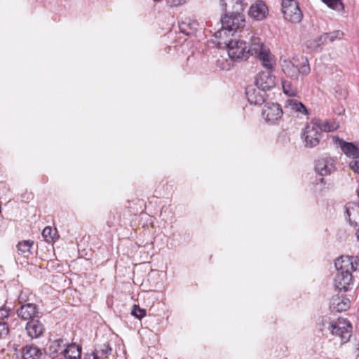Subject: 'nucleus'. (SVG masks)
I'll use <instances>...</instances> for the list:
<instances>
[{
    "label": "nucleus",
    "mask_w": 359,
    "mask_h": 359,
    "mask_svg": "<svg viewBox=\"0 0 359 359\" xmlns=\"http://www.w3.org/2000/svg\"><path fill=\"white\" fill-rule=\"evenodd\" d=\"M281 67L283 72L287 76L296 81L299 75L305 76L311 72L309 61L305 57H293L292 60H285L283 61Z\"/></svg>",
    "instance_id": "nucleus-3"
},
{
    "label": "nucleus",
    "mask_w": 359,
    "mask_h": 359,
    "mask_svg": "<svg viewBox=\"0 0 359 359\" xmlns=\"http://www.w3.org/2000/svg\"><path fill=\"white\" fill-rule=\"evenodd\" d=\"M351 260V257L341 256L335 260L334 266L337 270L339 272L351 273V269L353 268V263Z\"/></svg>",
    "instance_id": "nucleus-23"
},
{
    "label": "nucleus",
    "mask_w": 359,
    "mask_h": 359,
    "mask_svg": "<svg viewBox=\"0 0 359 359\" xmlns=\"http://www.w3.org/2000/svg\"><path fill=\"white\" fill-rule=\"evenodd\" d=\"M352 284L353 277L351 273L337 272L334 280V285L338 290L346 292L351 289Z\"/></svg>",
    "instance_id": "nucleus-15"
},
{
    "label": "nucleus",
    "mask_w": 359,
    "mask_h": 359,
    "mask_svg": "<svg viewBox=\"0 0 359 359\" xmlns=\"http://www.w3.org/2000/svg\"><path fill=\"white\" fill-rule=\"evenodd\" d=\"M323 3L327 5L328 7L336 10L342 11L344 8V4L341 0H321Z\"/></svg>",
    "instance_id": "nucleus-29"
},
{
    "label": "nucleus",
    "mask_w": 359,
    "mask_h": 359,
    "mask_svg": "<svg viewBox=\"0 0 359 359\" xmlns=\"http://www.w3.org/2000/svg\"><path fill=\"white\" fill-rule=\"evenodd\" d=\"M346 213H347V215H348V216H350L349 211H348V209L346 210Z\"/></svg>",
    "instance_id": "nucleus-40"
},
{
    "label": "nucleus",
    "mask_w": 359,
    "mask_h": 359,
    "mask_svg": "<svg viewBox=\"0 0 359 359\" xmlns=\"http://www.w3.org/2000/svg\"><path fill=\"white\" fill-rule=\"evenodd\" d=\"M333 142L335 144L339 145L342 151L348 157L353 158H359V145L351 142H346L339 137H333Z\"/></svg>",
    "instance_id": "nucleus-14"
},
{
    "label": "nucleus",
    "mask_w": 359,
    "mask_h": 359,
    "mask_svg": "<svg viewBox=\"0 0 359 359\" xmlns=\"http://www.w3.org/2000/svg\"><path fill=\"white\" fill-rule=\"evenodd\" d=\"M199 24L196 20L186 18L183 21L179 23L180 32L187 36L193 35L198 28Z\"/></svg>",
    "instance_id": "nucleus-20"
},
{
    "label": "nucleus",
    "mask_w": 359,
    "mask_h": 359,
    "mask_svg": "<svg viewBox=\"0 0 359 359\" xmlns=\"http://www.w3.org/2000/svg\"><path fill=\"white\" fill-rule=\"evenodd\" d=\"M67 345V341L63 339H58L52 341L49 346L50 354L60 355V359H63V354Z\"/></svg>",
    "instance_id": "nucleus-22"
},
{
    "label": "nucleus",
    "mask_w": 359,
    "mask_h": 359,
    "mask_svg": "<svg viewBox=\"0 0 359 359\" xmlns=\"http://www.w3.org/2000/svg\"><path fill=\"white\" fill-rule=\"evenodd\" d=\"M10 310L7 309L6 306H2L0 308V319H4L9 316Z\"/></svg>",
    "instance_id": "nucleus-36"
},
{
    "label": "nucleus",
    "mask_w": 359,
    "mask_h": 359,
    "mask_svg": "<svg viewBox=\"0 0 359 359\" xmlns=\"http://www.w3.org/2000/svg\"><path fill=\"white\" fill-rule=\"evenodd\" d=\"M222 27L215 32V36L222 39L233 36L236 32H243L245 25L244 15L224 13L221 16Z\"/></svg>",
    "instance_id": "nucleus-2"
},
{
    "label": "nucleus",
    "mask_w": 359,
    "mask_h": 359,
    "mask_svg": "<svg viewBox=\"0 0 359 359\" xmlns=\"http://www.w3.org/2000/svg\"><path fill=\"white\" fill-rule=\"evenodd\" d=\"M296 1H297L296 0H282V6L287 5L290 3L296 2Z\"/></svg>",
    "instance_id": "nucleus-39"
},
{
    "label": "nucleus",
    "mask_w": 359,
    "mask_h": 359,
    "mask_svg": "<svg viewBox=\"0 0 359 359\" xmlns=\"http://www.w3.org/2000/svg\"><path fill=\"white\" fill-rule=\"evenodd\" d=\"M269 10L262 1H257L249 10V16L256 20H262L266 18Z\"/></svg>",
    "instance_id": "nucleus-17"
},
{
    "label": "nucleus",
    "mask_w": 359,
    "mask_h": 359,
    "mask_svg": "<svg viewBox=\"0 0 359 359\" xmlns=\"http://www.w3.org/2000/svg\"><path fill=\"white\" fill-rule=\"evenodd\" d=\"M315 169L319 175L325 176L334 172V160L330 157L321 158L316 161Z\"/></svg>",
    "instance_id": "nucleus-16"
},
{
    "label": "nucleus",
    "mask_w": 359,
    "mask_h": 359,
    "mask_svg": "<svg viewBox=\"0 0 359 359\" xmlns=\"http://www.w3.org/2000/svg\"><path fill=\"white\" fill-rule=\"evenodd\" d=\"M282 12L285 18L292 22H299L302 19L303 15L297 1L283 6Z\"/></svg>",
    "instance_id": "nucleus-12"
},
{
    "label": "nucleus",
    "mask_w": 359,
    "mask_h": 359,
    "mask_svg": "<svg viewBox=\"0 0 359 359\" xmlns=\"http://www.w3.org/2000/svg\"><path fill=\"white\" fill-rule=\"evenodd\" d=\"M219 5L225 13L243 15L245 8L244 0H220Z\"/></svg>",
    "instance_id": "nucleus-10"
},
{
    "label": "nucleus",
    "mask_w": 359,
    "mask_h": 359,
    "mask_svg": "<svg viewBox=\"0 0 359 359\" xmlns=\"http://www.w3.org/2000/svg\"><path fill=\"white\" fill-rule=\"evenodd\" d=\"M343 35L344 34L341 31L324 33L319 36V40H322V43L326 44L328 42H333L337 39H341Z\"/></svg>",
    "instance_id": "nucleus-26"
},
{
    "label": "nucleus",
    "mask_w": 359,
    "mask_h": 359,
    "mask_svg": "<svg viewBox=\"0 0 359 359\" xmlns=\"http://www.w3.org/2000/svg\"><path fill=\"white\" fill-rule=\"evenodd\" d=\"M9 334V327L6 323L0 321V340L6 339Z\"/></svg>",
    "instance_id": "nucleus-33"
},
{
    "label": "nucleus",
    "mask_w": 359,
    "mask_h": 359,
    "mask_svg": "<svg viewBox=\"0 0 359 359\" xmlns=\"http://www.w3.org/2000/svg\"><path fill=\"white\" fill-rule=\"evenodd\" d=\"M287 107L292 111L299 112L302 114L306 115L308 114V110L306 107L300 102L294 99H289L287 100Z\"/></svg>",
    "instance_id": "nucleus-25"
},
{
    "label": "nucleus",
    "mask_w": 359,
    "mask_h": 359,
    "mask_svg": "<svg viewBox=\"0 0 359 359\" xmlns=\"http://www.w3.org/2000/svg\"><path fill=\"white\" fill-rule=\"evenodd\" d=\"M349 166L355 172L359 173V158L351 161Z\"/></svg>",
    "instance_id": "nucleus-34"
},
{
    "label": "nucleus",
    "mask_w": 359,
    "mask_h": 359,
    "mask_svg": "<svg viewBox=\"0 0 359 359\" xmlns=\"http://www.w3.org/2000/svg\"><path fill=\"white\" fill-rule=\"evenodd\" d=\"M323 128L317 121H312L308 123L304 132L306 147H314L320 142Z\"/></svg>",
    "instance_id": "nucleus-5"
},
{
    "label": "nucleus",
    "mask_w": 359,
    "mask_h": 359,
    "mask_svg": "<svg viewBox=\"0 0 359 359\" xmlns=\"http://www.w3.org/2000/svg\"><path fill=\"white\" fill-rule=\"evenodd\" d=\"M100 356L95 352L85 355L84 359H99Z\"/></svg>",
    "instance_id": "nucleus-38"
},
{
    "label": "nucleus",
    "mask_w": 359,
    "mask_h": 359,
    "mask_svg": "<svg viewBox=\"0 0 359 359\" xmlns=\"http://www.w3.org/2000/svg\"><path fill=\"white\" fill-rule=\"evenodd\" d=\"M21 355L22 359H48L50 358L34 344L24 346L21 349Z\"/></svg>",
    "instance_id": "nucleus-13"
},
{
    "label": "nucleus",
    "mask_w": 359,
    "mask_h": 359,
    "mask_svg": "<svg viewBox=\"0 0 359 359\" xmlns=\"http://www.w3.org/2000/svg\"><path fill=\"white\" fill-rule=\"evenodd\" d=\"M25 329L27 334L32 339H37L40 337L44 332L45 327L43 323L38 319H34L28 321Z\"/></svg>",
    "instance_id": "nucleus-19"
},
{
    "label": "nucleus",
    "mask_w": 359,
    "mask_h": 359,
    "mask_svg": "<svg viewBox=\"0 0 359 359\" xmlns=\"http://www.w3.org/2000/svg\"><path fill=\"white\" fill-rule=\"evenodd\" d=\"M226 44L228 55L233 62H240L247 60L249 57L246 41L241 39H231L224 41Z\"/></svg>",
    "instance_id": "nucleus-4"
},
{
    "label": "nucleus",
    "mask_w": 359,
    "mask_h": 359,
    "mask_svg": "<svg viewBox=\"0 0 359 359\" xmlns=\"http://www.w3.org/2000/svg\"><path fill=\"white\" fill-rule=\"evenodd\" d=\"M82 348L81 346L72 343L67 344L63 354V359H80Z\"/></svg>",
    "instance_id": "nucleus-21"
},
{
    "label": "nucleus",
    "mask_w": 359,
    "mask_h": 359,
    "mask_svg": "<svg viewBox=\"0 0 359 359\" xmlns=\"http://www.w3.org/2000/svg\"><path fill=\"white\" fill-rule=\"evenodd\" d=\"M262 114L266 122L273 124L283 116V110L278 104L266 103L262 109Z\"/></svg>",
    "instance_id": "nucleus-8"
},
{
    "label": "nucleus",
    "mask_w": 359,
    "mask_h": 359,
    "mask_svg": "<svg viewBox=\"0 0 359 359\" xmlns=\"http://www.w3.org/2000/svg\"><path fill=\"white\" fill-rule=\"evenodd\" d=\"M271 70L266 69V72H260L255 79V84L262 88L264 90L272 89L276 86V77L272 75Z\"/></svg>",
    "instance_id": "nucleus-11"
},
{
    "label": "nucleus",
    "mask_w": 359,
    "mask_h": 359,
    "mask_svg": "<svg viewBox=\"0 0 359 359\" xmlns=\"http://www.w3.org/2000/svg\"><path fill=\"white\" fill-rule=\"evenodd\" d=\"M331 332L340 337L341 344L348 341L352 334V325L351 323L344 318H338L336 322L330 324Z\"/></svg>",
    "instance_id": "nucleus-6"
},
{
    "label": "nucleus",
    "mask_w": 359,
    "mask_h": 359,
    "mask_svg": "<svg viewBox=\"0 0 359 359\" xmlns=\"http://www.w3.org/2000/svg\"><path fill=\"white\" fill-rule=\"evenodd\" d=\"M351 302L344 294H337L332 297L330 308L332 311H346L350 308Z\"/></svg>",
    "instance_id": "nucleus-18"
},
{
    "label": "nucleus",
    "mask_w": 359,
    "mask_h": 359,
    "mask_svg": "<svg viewBox=\"0 0 359 359\" xmlns=\"http://www.w3.org/2000/svg\"><path fill=\"white\" fill-rule=\"evenodd\" d=\"M33 245L34 241L32 240H25L19 242L17 245L18 254L23 255L25 257H28L29 255H31L30 249Z\"/></svg>",
    "instance_id": "nucleus-24"
},
{
    "label": "nucleus",
    "mask_w": 359,
    "mask_h": 359,
    "mask_svg": "<svg viewBox=\"0 0 359 359\" xmlns=\"http://www.w3.org/2000/svg\"><path fill=\"white\" fill-rule=\"evenodd\" d=\"M250 45L248 46L249 55H255L261 62L263 67L271 70L276 65L274 56L269 48L265 46L259 37L252 35L250 38Z\"/></svg>",
    "instance_id": "nucleus-1"
},
{
    "label": "nucleus",
    "mask_w": 359,
    "mask_h": 359,
    "mask_svg": "<svg viewBox=\"0 0 359 359\" xmlns=\"http://www.w3.org/2000/svg\"><path fill=\"white\" fill-rule=\"evenodd\" d=\"M111 348L109 344H104L98 346L95 349V353L101 358H107L111 353Z\"/></svg>",
    "instance_id": "nucleus-27"
},
{
    "label": "nucleus",
    "mask_w": 359,
    "mask_h": 359,
    "mask_svg": "<svg viewBox=\"0 0 359 359\" xmlns=\"http://www.w3.org/2000/svg\"><path fill=\"white\" fill-rule=\"evenodd\" d=\"M23 299L22 294L19 297V304H21L20 308L16 311L18 316L22 320H32L38 317L39 311V306L33 303L22 304Z\"/></svg>",
    "instance_id": "nucleus-7"
},
{
    "label": "nucleus",
    "mask_w": 359,
    "mask_h": 359,
    "mask_svg": "<svg viewBox=\"0 0 359 359\" xmlns=\"http://www.w3.org/2000/svg\"><path fill=\"white\" fill-rule=\"evenodd\" d=\"M186 2V0H166L167 4L170 7L181 6Z\"/></svg>",
    "instance_id": "nucleus-35"
},
{
    "label": "nucleus",
    "mask_w": 359,
    "mask_h": 359,
    "mask_svg": "<svg viewBox=\"0 0 359 359\" xmlns=\"http://www.w3.org/2000/svg\"><path fill=\"white\" fill-rule=\"evenodd\" d=\"M42 236L48 242L54 241L56 236V230L52 229L50 226H46L42 231Z\"/></svg>",
    "instance_id": "nucleus-30"
},
{
    "label": "nucleus",
    "mask_w": 359,
    "mask_h": 359,
    "mask_svg": "<svg viewBox=\"0 0 359 359\" xmlns=\"http://www.w3.org/2000/svg\"><path fill=\"white\" fill-rule=\"evenodd\" d=\"M283 92L289 96H295L297 93V88L292 86L290 81H283L282 82Z\"/></svg>",
    "instance_id": "nucleus-28"
},
{
    "label": "nucleus",
    "mask_w": 359,
    "mask_h": 359,
    "mask_svg": "<svg viewBox=\"0 0 359 359\" xmlns=\"http://www.w3.org/2000/svg\"><path fill=\"white\" fill-rule=\"evenodd\" d=\"M323 45H324V43H322V40H319V37L307 42V47L316 51L320 49Z\"/></svg>",
    "instance_id": "nucleus-31"
},
{
    "label": "nucleus",
    "mask_w": 359,
    "mask_h": 359,
    "mask_svg": "<svg viewBox=\"0 0 359 359\" xmlns=\"http://www.w3.org/2000/svg\"><path fill=\"white\" fill-rule=\"evenodd\" d=\"M246 97L251 104H262L265 101L266 90L255 84L248 86L245 89Z\"/></svg>",
    "instance_id": "nucleus-9"
},
{
    "label": "nucleus",
    "mask_w": 359,
    "mask_h": 359,
    "mask_svg": "<svg viewBox=\"0 0 359 359\" xmlns=\"http://www.w3.org/2000/svg\"><path fill=\"white\" fill-rule=\"evenodd\" d=\"M131 314L138 319H142L146 315V311L140 308L139 306L134 305L131 311Z\"/></svg>",
    "instance_id": "nucleus-32"
},
{
    "label": "nucleus",
    "mask_w": 359,
    "mask_h": 359,
    "mask_svg": "<svg viewBox=\"0 0 359 359\" xmlns=\"http://www.w3.org/2000/svg\"><path fill=\"white\" fill-rule=\"evenodd\" d=\"M351 258H352L351 261L353 263V268L351 269V272L355 271H359V259L353 257H351Z\"/></svg>",
    "instance_id": "nucleus-37"
}]
</instances>
